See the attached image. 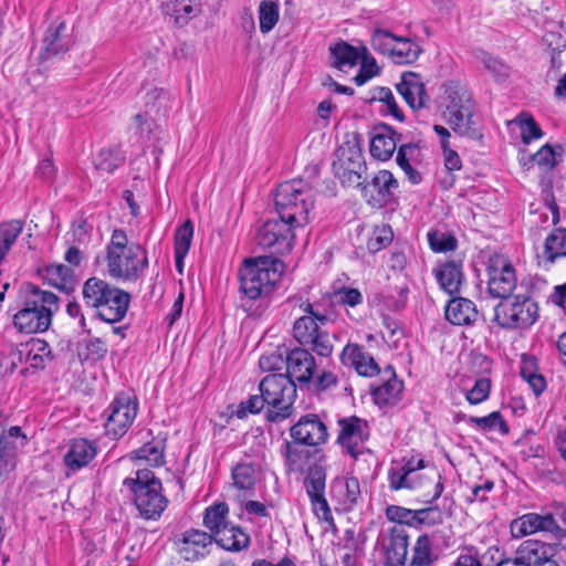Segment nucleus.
<instances>
[{"mask_svg":"<svg viewBox=\"0 0 566 566\" xmlns=\"http://www.w3.org/2000/svg\"><path fill=\"white\" fill-rule=\"evenodd\" d=\"M107 273L119 281L136 282L148 268L147 251L138 243L128 244L125 231L115 229L106 247Z\"/></svg>","mask_w":566,"mask_h":566,"instance_id":"obj_1","label":"nucleus"},{"mask_svg":"<svg viewBox=\"0 0 566 566\" xmlns=\"http://www.w3.org/2000/svg\"><path fill=\"white\" fill-rule=\"evenodd\" d=\"M59 310V297L34 285H27L22 307L14 314V327L27 334L43 333L52 323Z\"/></svg>","mask_w":566,"mask_h":566,"instance_id":"obj_2","label":"nucleus"},{"mask_svg":"<svg viewBox=\"0 0 566 566\" xmlns=\"http://www.w3.org/2000/svg\"><path fill=\"white\" fill-rule=\"evenodd\" d=\"M84 303L97 311V316L107 323L122 321L128 310L130 295L96 276L87 279L82 289Z\"/></svg>","mask_w":566,"mask_h":566,"instance_id":"obj_3","label":"nucleus"},{"mask_svg":"<svg viewBox=\"0 0 566 566\" xmlns=\"http://www.w3.org/2000/svg\"><path fill=\"white\" fill-rule=\"evenodd\" d=\"M275 209L280 218L302 229L310 221V212L314 207L311 187L302 179L282 182L274 197Z\"/></svg>","mask_w":566,"mask_h":566,"instance_id":"obj_4","label":"nucleus"},{"mask_svg":"<svg viewBox=\"0 0 566 566\" xmlns=\"http://www.w3.org/2000/svg\"><path fill=\"white\" fill-rule=\"evenodd\" d=\"M284 271L281 260L261 256L245 260L240 270V290L250 300L270 294Z\"/></svg>","mask_w":566,"mask_h":566,"instance_id":"obj_5","label":"nucleus"},{"mask_svg":"<svg viewBox=\"0 0 566 566\" xmlns=\"http://www.w3.org/2000/svg\"><path fill=\"white\" fill-rule=\"evenodd\" d=\"M124 485L134 493V503L144 518L156 520L161 515L168 501L161 494V482L153 471L138 470L136 479H125Z\"/></svg>","mask_w":566,"mask_h":566,"instance_id":"obj_6","label":"nucleus"},{"mask_svg":"<svg viewBox=\"0 0 566 566\" xmlns=\"http://www.w3.org/2000/svg\"><path fill=\"white\" fill-rule=\"evenodd\" d=\"M305 314L298 317L293 325V337L303 347L310 348L321 357H328L333 353L331 335L323 329L327 317L313 312L311 303L301 305Z\"/></svg>","mask_w":566,"mask_h":566,"instance_id":"obj_7","label":"nucleus"},{"mask_svg":"<svg viewBox=\"0 0 566 566\" xmlns=\"http://www.w3.org/2000/svg\"><path fill=\"white\" fill-rule=\"evenodd\" d=\"M259 389L266 400V418L270 421L277 422L291 416L296 385L287 376L270 374L261 380Z\"/></svg>","mask_w":566,"mask_h":566,"instance_id":"obj_8","label":"nucleus"},{"mask_svg":"<svg viewBox=\"0 0 566 566\" xmlns=\"http://www.w3.org/2000/svg\"><path fill=\"white\" fill-rule=\"evenodd\" d=\"M537 318V303L522 295L515 296L512 301L501 302L494 308V319L505 328H527Z\"/></svg>","mask_w":566,"mask_h":566,"instance_id":"obj_9","label":"nucleus"},{"mask_svg":"<svg viewBox=\"0 0 566 566\" xmlns=\"http://www.w3.org/2000/svg\"><path fill=\"white\" fill-rule=\"evenodd\" d=\"M297 230L298 228L279 217L265 221L259 228L256 241L259 245L273 253L285 254L293 249Z\"/></svg>","mask_w":566,"mask_h":566,"instance_id":"obj_10","label":"nucleus"},{"mask_svg":"<svg viewBox=\"0 0 566 566\" xmlns=\"http://www.w3.org/2000/svg\"><path fill=\"white\" fill-rule=\"evenodd\" d=\"M489 292L499 298L509 297L516 287L515 270L503 254H493L488 262Z\"/></svg>","mask_w":566,"mask_h":566,"instance_id":"obj_11","label":"nucleus"},{"mask_svg":"<svg viewBox=\"0 0 566 566\" xmlns=\"http://www.w3.org/2000/svg\"><path fill=\"white\" fill-rule=\"evenodd\" d=\"M138 405L130 395L118 394L112 405L105 422L106 434L113 439L123 437L137 416Z\"/></svg>","mask_w":566,"mask_h":566,"instance_id":"obj_12","label":"nucleus"},{"mask_svg":"<svg viewBox=\"0 0 566 566\" xmlns=\"http://www.w3.org/2000/svg\"><path fill=\"white\" fill-rule=\"evenodd\" d=\"M380 545L387 566H403L408 558V527L397 524L384 531L380 535Z\"/></svg>","mask_w":566,"mask_h":566,"instance_id":"obj_13","label":"nucleus"},{"mask_svg":"<svg viewBox=\"0 0 566 566\" xmlns=\"http://www.w3.org/2000/svg\"><path fill=\"white\" fill-rule=\"evenodd\" d=\"M511 531L514 537L543 532L553 535L555 538H563L566 533L551 513L544 515L537 513L524 514L511 523Z\"/></svg>","mask_w":566,"mask_h":566,"instance_id":"obj_14","label":"nucleus"},{"mask_svg":"<svg viewBox=\"0 0 566 566\" xmlns=\"http://www.w3.org/2000/svg\"><path fill=\"white\" fill-rule=\"evenodd\" d=\"M326 473L321 465L308 468V473L304 480L306 493L311 500L313 511L316 516L323 521L332 520V512L325 499Z\"/></svg>","mask_w":566,"mask_h":566,"instance_id":"obj_15","label":"nucleus"},{"mask_svg":"<svg viewBox=\"0 0 566 566\" xmlns=\"http://www.w3.org/2000/svg\"><path fill=\"white\" fill-rule=\"evenodd\" d=\"M310 348L295 347L286 353V374L294 384H308L313 380L316 370V361L310 353Z\"/></svg>","mask_w":566,"mask_h":566,"instance_id":"obj_16","label":"nucleus"},{"mask_svg":"<svg viewBox=\"0 0 566 566\" xmlns=\"http://www.w3.org/2000/svg\"><path fill=\"white\" fill-rule=\"evenodd\" d=\"M290 431L293 440L310 447L323 444L328 438L326 424L314 413L302 416Z\"/></svg>","mask_w":566,"mask_h":566,"instance_id":"obj_17","label":"nucleus"},{"mask_svg":"<svg viewBox=\"0 0 566 566\" xmlns=\"http://www.w3.org/2000/svg\"><path fill=\"white\" fill-rule=\"evenodd\" d=\"M338 443L344 447L352 457H357L358 446L369 437L368 422L356 416L342 418L338 421Z\"/></svg>","mask_w":566,"mask_h":566,"instance_id":"obj_18","label":"nucleus"},{"mask_svg":"<svg viewBox=\"0 0 566 566\" xmlns=\"http://www.w3.org/2000/svg\"><path fill=\"white\" fill-rule=\"evenodd\" d=\"M397 189L398 180L394 175L389 170H380L361 190L365 197H369V202L387 205L394 200Z\"/></svg>","mask_w":566,"mask_h":566,"instance_id":"obj_19","label":"nucleus"},{"mask_svg":"<svg viewBox=\"0 0 566 566\" xmlns=\"http://www.w3.org/2000/svg\"><path fill=\"white\" fill-rule=\"evenodd\" d=\"M212 535L200 530H188L178 539V552L186 560H197L209 553Z\"/></svg>","mask_w":566,"mask_h":566,"instance_id":"obj_20","label":"nucleus"},{"mask_svg":"<svg viewBox=\"0 0 566 566\" xmlns=\"http://www.w3.org/2000/svg\"><path fill=\"white\" fill-rule=\"evenodd\" d=\"M340 361L345 366H352L364 377H374L380 373L378 364L364 348L357 344H347L342 354Z\"/></svg>","mask_w":566,"mask_h":566,"instance_id":"obj_21","label":"nucleus"},{"mask_svg":"<svg viewBox=\"0 0 566 566\" xmlns=\"http://www.w3.org/2000/svg\"><path fill=\"white\" fill-rule=\"evenodd\" d=\"M19 364L24 363L32 368H44L53 359L50 345L40 338H32L14 349Z\"/></svg>","mask_w":566,"mask_h":566,"instance_id":"obj_22","label":"nucleus"},{"mask_svg":"<svg viewBox=\"0 0 566 566\" xmlns=\"http://www.w3.org/2000/svg\"><path fill=\"white\" fill-rule=\"evenodd\" d=\"M474 106H462L457 108L452 113H444L447 124L451 129L460 136L468 137L470 139H481L482 133L479 124L473 118Z\"/></svg>","mask_w":566,"mask_h":566,"instance_id":"obj_23","label":"nucleus"},{"mask_svg":"<svg viewBox=\"0 0 566 566\" xmlns=\"http://www.w3.org/2000/svg\"><path fill=\"white\" fill-rule=\"evenodd\" d=\"M386 379L378 386H373L371 396L379 407L394 406L400 400L403 384L400 381L391 366L384 370Z\"/></svg>","mask_w":566,"mask_h":566,"instance_id":"obj_24","label":"nucleus"},{"mask_svg":"<svg viewBox=\"0 0 566 566\" xmlns=\"http://www.w3.org/2000/svg\"><path fill=\"white\" fill-rule=\"evenodd\" d=\"M514 554L526 566H544L552 560L555 548L541 541L526 539L518 545Z\"/></svg>","mask_w":566,"mask_h":566,"instance_id":"obj_25","label":"nucleus"},{"mask_svg":"<svg viewBox=\"0 0 566 566\" xmlns=\"http://www.w3.org/2000/svg\"><path fill=\"white\" fill-rule=\"evenodd\" d=\"M396 88L412 109L424 107L428 96L419 75L415 73L403 74Z\"/></svg>","mask_w":566,"mask_h":566,"instance_id":"obj_26","label":"nucleus"},{"mask_svg":"<svg viewBox=\"0 0 566 566\" xmlns=\"http://www.w3.org/2000/svg\"><path fill=\"white\" fill-rule=\"evenodd\" d=\"M337 176L340 178L343 184L349 186L361 185L360 170L364 168L363 156L358 150L349 151V156L345 158V153L342 151L339 164H334Z\"/></svg>","mask_w":566,"mask_h":566,"instance_id":"obj_27","label":"nucleus"},{"mask_svg":"<svg viewBox=\"0 0 566 566\" xmlns=\"http://www.w3.org/2000/svg\"><path fill=\"white\" fill-rule=\"evenodd\" d=\"M200 0H168L163 4L164 12L177 25H186L200 13Z\"/></svg>","mask_w":566,"mask_h":566,"instance_id":"obj_28","label":"nucleus"},{"mask_svg":"<svg viewBox=\"0 0 566 566\" xmlns=\"http://www.w3.org/2000/svg\"><path fill=\"white\" fill-rule=\"evenodd\" d=\"M476 316L474 303L464 297L452 298L446 307V318L453 325H469Z\"/></svg>","mask_w":566,"mask_h":566,"instance_id":"obj_29","label":"nucleus"},{"mask_svg":"<svg viewBox=\"0 0 566 566\" xmlns=\"http://www.w3.org/2000/svg\"><path fill=\"white\" fill-rule=\"evenodd\" d=\"M396 133L389 126L378 128L370 140V155L379 160L391 158L397 148Z\"/></svg>","mask_w":566,"mask_h":566,"instance_id":"obj_30","label":"nucleus"},{"mask_svg":"<svg viewBox=\"0 0 566 566\" xmlns=\"http://www.w3.org/2000/svg\"><path fill=\"white\" fill-rule=\"evenodd\" d=\"M216 543L230 552H240L245 549L250 544V536L240 526L233 525L231 522L219 531L213 538Z\"/></svg>","mask_w":566,"mask_h":566,"instance_id":"obj_31","label":"nucleus"},{"mask_svg":"<svg viewBox=\"0 0 566 566\" xmlns=\"http://www.w3.org/2000/svg\"><path fill=\"white\" fill-rule=\"evenodd\" d=\"M363 46L356 48L346 42H339L331 48L332 65L340 71H347L358 64Z\"/></svg>","mask_w":566,"mask_h":566,"instance_id":"obj_32","label":"nucleus"},{"mask_svg":"<svg viewBox=\"0 0 566 566\" xmlns=\"http://www.w3.org/2000/svg\"><path fill=\"white\" fill-rule=\"evenodd\" d=\"M95 447L86 439L74 440L64 457L65 464L71 469H80L88 464L95 457Z\"/></svg>","mask_w":566,"mask_h":566,"instance_id":"obj_33","label":"nucleus"},{"mask_svg":"<svg viewBox=\"0 0 566 566\" xmlns=\"http://www.w3.org/2000/svg\"><path fill=\"white\" fill-rule=\"evenodd\" d=\"M434 272L437 281L442 290L449 294L459 292L463 279L461 263L457 261H449L442 264Z\"/></svg>","mask_w":566,"mask_h":566,"instance_id":"obj_34","label":"nucleus"},{"mask_svg":"<svg viewBox=\"0 0 566 566\" xmlns=\"http://www.w3.org/2000/svg\"><path fill=\"white\" fill-rule=\"evenodd\" d=\"M421 49L416 42L409 38L396 36L389 59L395 64H410L419 57Z\"/></svg>","mask_w":566,"mask_h":566,"instance_id":"obj_35","label":"nucleus"},{"mask_svg":"<svg viewBox=\"0 0 566 566\" xmlns=\"http://www.w3.org/2000/svg\"><path fill=\"white\" fill-rule=\"evenodd\" d=\"M307 446L293 440L285 443L284 457L285 463L291 471H303L312 457V451Z\"/></svg>","mask_w":566,"mask_h":566,"instance_id":"obj_36","label":"nucleus"},{"mask_svg":"<svg viewBox=\"0 0 566 566\" xmlns=\"http://www.w3.org/2000/svg\"><path fill=\"white\" fill-rule=\"evenodd\" d=\"M45 50L52 54H59L69 50L70 40L67 36V27L64 22L51 25L44 38Z\"/></svg>","mask_w":566,"mask_h":566,"instance_id":"obj_37","label":"nucleus"},{"mask_svg":"<svg viewBox=\"0 0 566 566\" xmlns=\"http://www.w3.org/2000/svg\"><path fill=\"white\" fill-rule=\"evenodd\" d=\"M229 507L226 503H217L206 509L203 516V525L211 532L214 538L219 531L227 526L230 522L227 520Z\"/></svg>","mask_w":566,"mask_h":566,"instance_id":"obj_38","label":"nucleus"},{"mask_svg":"<svg viewBox=\"0 0 566 566\" xmlns=\"http://www.w3.org/2000/svg\"><path fill=\"white\" fill-rule=\"evenodd\" d=\"M446 112L452 113L457 111V108H462V106H471L473 105L471 94L468 90L460 85L459 83H449L446 85Z\"/></svg>","mask_w":566,"mask_h":566,"instance_id":"obj_39","label":"nucleus"},{"mask_svg":"<svg viewBox=\"0 0 566 566\" xmlns=\"http://www.w3.org/2000/svg\"><path fill=\"white\" fill-rule=\"evenodd\" d=\"M22 230L23 222L20 220H11L0 224V264L22 233Z\"/></svg>","mask_w":566,"mask_h":566,"instance_id":"obj_40","label":"nucleus"},{"mask_svg":"<svg viewBox=\"0 0 566 566\" xmlns=\"http://www.w3.org/2000/svg\"><path fill=\"white\" fill-rule=\"evenodd\" d=\"M259 27L263 34L274 29L280 19L279 3L272 0H262L258 9Z\"/></svg>","mask_w":566,"mask_h":566,"instance_id":"obj_41","label":"nucleus"},{"mask_svg":"<svg viewBox=\"0 0 566 566\" xmlns=\"http://www.w3.org/2000/svg\"><path fill=\"white\" fill-rule=\"evenodd\" d=\"M434 560L430 537L427 534L420 535L412 549L410 566H431Z\"/></svg>","mask_w":566,"mask_h":566,"instance_id":"obj_42","label":"nucleus"},{"mask_svg":"<svg viewBox=\"0 0 566 566\" xmlns=\"http://www.w3.org/2000/svg\"><path fill=\"white\" fill-rule=\"evenodd\" d=\"M370 102H378L386 107V113L392 115L396 119H405L402 111L399 108L396 97L389 87L377 86L370 92Z\"/></svg>","mask_w":566,"mask_h":566,"instance_id":"obj_43","label":"nucleus"},{"mask_svg":"<svg viewBox=\"0 0 566 566\" xmlns=\"http://www.w3.org/2000/svg\"><path fill=\"white\" fill-rule=\"evenodd\" d=\"M258 469L252 462L238 463L232 470L233 484L240 490L253 489Z\"/></svg>","mask_w":566,"mask_h":566,"instance_id":"obj_44","label":"nucleus"},{"mask_svg":"<svg viewBox=\"0 0 566 566\" xmlns=\"http://www.w3.org/2000/svg\"><path fill=\"white\" fill-rule=\"evenodd\" d=\"M544 254L549 262L566 256V229H556L546 238Z\"/></svg>","mask_w":566,"mask_h":566,"instance_id":"obj_45","label":"nucleus"},{"mask_svg":"<svg viewBox=\"0 0 566 566\" xmlns=\"http://www.w3.org/2000/svg\"><path fill=\"white\" fill-rule=\"evenodd\" d=\"M132 459L145 461L151 467H160L164 464V447L161 442H147L132 453Z\"/></svg>","mask_w":566,"mask_h":566,"instance_id":"obj_46","label":"nucleus"},{"mask_svg":"<svg viewBox=\"0 0 566 566\" xmlns=\"http://www.w3.org/2000/svg\"><path fill=\"white\" fill-rule=\"evenodd\" d=\"M125 160L118 148L101 149L94 158V166L97 170L111 174Z\"/></svg>","mask_w":566,"mask_h":566,"instance_id":"obj_47","label":"nucleus"},{"mask_svg":"<svg viewBox=\"0 0 566 566\" xmlns=\"http://www.w3.org/2000/svg\"><path fill=\"white\" fill-rule=\"evenodd\" d=\"M193 237V224L190 220L185 221L176 231L175 235V258L178 263L184 261L187 255Z\"/></svg>","mask_w":566,"mask_h":566,"instance_id":"obj_48","label":"nucleus"},{"mask_svg":"<svg viewBox=\"0 0 566 566\" xmlns=\"http://www.w3.org/2000/svg\"><path fill=\"white\" fill-rule=\"evenodd\" d=\"M563 147L557 145L552 147L549 144H545L535 153L532 159L543 170H552L558 161L562 159Z\"/></svg>","mask_w":566,"mask_h":566,"instance_id":"obj_49","label":"nucleus"},{"mask_svg":"<svg viewBox=\"0 0 566 566\" xmlns=\"http://www.w3.org/2000/svg\"><path fill=\"white\" fill-rule=\"evenodd\" d=\"M515 123L520 126L521 138L524 144H530L532 140L538 139L543 136V130L530 114H520L515 118Z\"/></svg>","mask_w":566,"mask_h":566,"instance_id":"obj_50","label":"nucleus"},{"mask_svg":"<svg viewBox=\"0 0 566 566\" xmlns=\"http://www.w3.org/2000/svg\"><path fill=\"white\" fill-rule=\"evenodd\" d=\"M468 421L482 430H497L503 434L509 432L506 422L497 411L491 412L485 417H470Z\"/></svg>","mask_w":566,"mask_h":566,"instance_id":"obj_51","label":"nucleus"},{"mask_svg":"<svg viewBox=\"0 0 566 566\" xmlns=\"http://www.w3.org/2000/svg\"><path fill=\"white\" fill-rule=\"evenodd\" d=\"M92 228L84 219L75 220L71 230L66 233V243L71 245H86L91 239Z\"/></svg>","mask_w":566,"mask_h":566,"instance_id":"obj_52","label":"nucleus"},{"mask_svg":"<svg viewBox=\"0 0 566 566\" xmlns=\"http://www.w3.org/2000/svg\"><path fill=\"white\" fill-rule=\"evenodd\" d=\"M394 239V232L391 228L387 224L378 226L374 229L371 237L367 242V249L370 252H378L385 249L387 245L391 243Z\"/></svg>","mask_w":566,"mask_h":566,"instance_id":"obj_53","label":"nucleus"},{"mask_svg":"<svg viewBox=\"0 0 566 566\" xmlns=\"http://www.w3.org/2000/svg\"><path fill=\"white\" fill-rule=\"evenodd\" d=\"M358 63H360V70L358 74L354 77V82L357 85H363L377 74L378 66L375 59L370 56L367 48L365 46H363L361 59L359 60Z\"/></svg>","mask_w":566,"mask_h":566,"instance_id":"obj_54","label":"nucleus"},{"mask_svg":"<svg viewBox=\"0 0 566 566\" xmlns=\"http://www.w3.org/2000/svg\"><path fill=\"white\" fill-rule=\"evenodd\" d=\"M287 350L276 348L275 350L263 354L259 359V366L263 371L280 370L284 365L286 366Z\"/></svg>","mask_w":566,"mask_h":566,"instance_id":"obj_55","label":"nucleus"},{"mask_svg":"<svg viewBox=\"0 0 566 566\" xmlns=\"http://www.w3.org/2000/svg\"><path fill=\"white\" fill-rule=\"evenodd\" d=\"M428 241L434 252H448L457 247L455 238L447 232L430 231L428 233Z\"/></svg>","mask_w":566,"mask_h":566,"instance_id":"obj_56","label":"nucleus"},{"mask_svg":"<svg viewBox=\"0 0 566 566\" xmlns=\"http://www.w3.org/2000/svg\"><path fill=\"white\" fill-rule=\"evenodd\" d=\"M396 36L387 30L376 29L371 34V46L378 53L389 57Z\"/></svg>","mask_w":566,"mask_h":566,"instance_id":"obj_57","label":"nucleus"},{"mask_svg":"<svg viewBox=\"0 0 566 566\" xmlns=\"http://www.w3.org/2000/svg\"><path fill=\"white\" fill-rule=\"evenodd\" d=\"M533 361L524 360L521 367V376L527 381L536 396L541 395L546 388V381L544 377L536 374L533 369Z\"/></svg>","mask_w":566,"mask_h":566,"instance_id":"obj_58","label":"nucleus"},{"mask_svg":"<svg viewBox=\"0 0 566 566\" xmlns=\"http://www.w3.org/2000/svg\"><path fill=\"white\" fill-rule=\"evenodd\" d=\"M491 390V381L488 378H479L476 379L472 389L468 390L465 394L467 400L471 405H478L488 399Z\"/></svg>","mask_w":566,"mask_h":566,"instance_id":"obj_59","label":"nucleus"},{"mask_svg":"<svg viewBox=\"0 0 566 566\" xmlns=\"http://www.w3.org/2000/svg\"><path fill=\"white\" fill-rule=\"evenodd\" d=\"M4 443V420L0 416V479L9 470L13 469L14 461L10 452H7Z\"/></svg>","mask_w":566,"mask_h":566,"instance_id":"obj_60","label":"nucleus"},{"mask_svg":"<svg viewBox=\"0 0 566 566\" xmlns=\"http://www.w3.org/2000/svg\"><path fill=\"white\" fill-rule=\"evenodd\" d=\"M484 66L497 78V80H504L507 78L510 75V69L509 66L499 60L497 57H494L489 54H484L482 57Z\"/></svg>","mask_w":566,"mask_h":566,"instance_id":"obj_61","label":"nucleus"},{"mask_svg":"<svg viewBox=\"0 0 566 566\" xmlns=\"http://www.w3.org/2000/svg\"><path fill=\"white\" fill-rule=\"evenodd\" d=\"M390 486L394 490L412 489L416 486L413 476H410L402 468L391 470L389 473Z\"/></svg>","mask_w":566,"mask_h":566,"instance_id":"obj_62","label":"nucleus"},{"mask_svg":"<svg viewBox=\"0 0 566 566\" xmlns=\"http://www.w3.org/2000/svg\"><path fill=\"white\" fill-rule=\"evenodd\" d=\"M18 365V356L15 355L14 349L7 354L0 353V382H3L7 377L12 375Z\"/></svg>","mask_w":566,"mask_h":566,"instance_id":"obj_63","label":"nucleus"},{"mask_svg":"<svg viewBox=\"0 0 566 566\" xmlns=\"http://www.w3.org/2000/svg\"><path fill=\"white\" fill-rule=\"evenodd\" d=\"M334 301L337 303L356 306L361 303L363 296L357 289H340L334 293Z\"/></svg>","mask_w":566,"mask_h":566,"instance_id":"obj_64","label":"nucleus"}]
</instances>
